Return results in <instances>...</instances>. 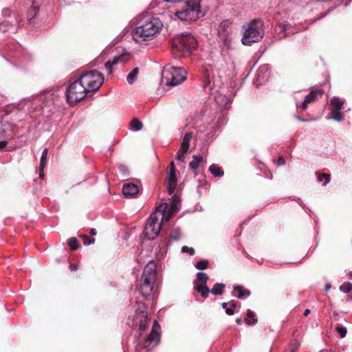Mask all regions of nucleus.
Instances as JSON below:
<instances>
[{
	"label": "nucleus",
	"instance_id": "aec40b11",
	"mask_svg": "<svg viewBox=\"0 0 352 352\" xmlns=\"http://www.w3.org/2000/svg\"><path fill=\"white\" fill-rule=\"evenodd\" d=\"M208 276L206 273L198 272L197 274V279L195 283V286H202L206 285Z\"/></svg>",
	"mask_w": 352,
	"mask_h": 352
},
{
	"label": "nucleus",
	"instance_id": "bb28decb",
	"mask_svg": "<svg viewBox=\"0 0 352 352\" xmlns=\"http://www.w3.org/2000/svg\"><path fill=\"white\" fill-rule=\"evenodd\" d=\"M341 109H331V118L336 121H342L344 119V116L340 111Z\"/></svg>",
	"mask_w": 352,
	"mask_h": 352
},
{
	"label": "nucleus",
	"instance_id": "f3484780",
	"mask_svg": "<svg viewBox=\"0 0 352 352\" xmlns=\"http://www.w3.org/2000/svg\"><path fill=\"white\" fill-rule=\"evenodd\" d=\"M177 176L175 172H170L168 177V191L170 195H171L176 188L177 186Z\"/></svg>",
	"mask_w": 352,
	"mask_h": 352
},
{
	"label": "nucleus",
	"instance_id": "7ed1b4c3",
	"mask_svg": "<svg viewBox=\"0 0 352 352\" xmlns=\"http://www.w3.org/2000/svg\"><path fill=\"white\" fill-rule=\"evenodd\" d=\"M197 47V40L194 36L187 32L175 36L172 41L173 50L183 56L190 54Z\"/></svg>",
	"mask_w": 352,
	"mask_h": 352
},
{
	"label": "nucleus",
	"instance_id": "412c9836",
	"mask_svg": "<svg viewBox=\"0 0 352 352\" xmlns=\"http://www.w3.org/2000/svg\"><path fill=\"white\" fill-rule=\"evenodd\" d=\"M257 322H258V320L256 318L254 313L252 311H251L250 309H248L247 311V316L245 319V322L247 324L250 325V324H255L257 323Z\"/></svg>",
	"mask_w": 352,
	"mask_h": 352
},
{
	"label": "nucleus",
	"instance_id": "79ce46f5",
	"mask_svg": "<svg viewBox=\"0 0 352 352\" xmlns=\"http://www.w3.org/2000/svg\"><path fill=\"white\" fill-rule=\"evenodd\" d=\"M186 153H183L182 151V149L179 148L178 153H177V159L181 162H184V155L186 154Z\"/></svg>",
	"mask_w": 352,
	"mask_h": 352
},
{
	"label": "nucleus",
	"instance_id": "58836bf2",
	"mask_svg": "<svg viewBox=\"0 0 352 352\" xmlns=\"http://www.w3.org/2000/svg\"><path fill=\"white\" fill-rule=\"evenodd\" d=\"M147 326L148 322L146 318H145L144 319L140 321L139 324V331L140 333H142L146 329Z\"/></svg>",
	"mask_w": 352,
	"mask_h": 352
},
{
	"label": "nucleus",
	"instance_id": "4be33fe9",
	"mask_svg": "<svg viewBox=\"0 0 352 352\" xmlns=\"http://www.w3.org/2000/svg\"><path fill=\"white\" fill-rule=\"evenodd\" d=\"M139 73V68L135 67L127 75L126 81L129 84L133 85L137 78L138 74Z\"/></svg>",
	"mask_w": 352,
	"mask_h": 352
},
{
	"label": "nucleus",
	"instance_id": "a19ab883",
	"mask_svg": "<svg viewBox=\"0 0 352 352\" xmlns=\"http://www.w3.org/2000/svg\"><path fill=\"white\" fill-rule=\"evenodd\" d=\"M291 27L290 24L288 23H283L279 25V28L283 31H286L289 29Z\"/></svg>",
	"mask_w": 352,
	"mask_h": 352
},
{
	"label": "nucleus",
	"instance_id": "052dcab7",
	"mask_svg": "<svg viewBox=\"0 0 352 352\" xmlns=\"http://www.w3.org/2000/svg\"><path fill=\"white\" fill-rule=\"evenodd\" d=\"M140 313H142L143 314L142 316H146L144 314H146V312L144 311H140Z\"/></svg>",
	"mask_w": 352,
	"mask_h": 352
},
{
	"label": "nucleus",
	"instance_id": "f704fd0d",
	"mask_svg": "<svg viewBox=\"0 0 352 352\" xmlns=\"http://www.w3.org/2000/svg\"><path fill=\"white\" fill-rule=\"evenodd\" d=\"M236 307V304L234 301H230L229 307L226 309V313L228 316H232L234 314V309Z\"/></svg>",
	"mask_w": 352,
	"mask_h": 352
},
{
	"label": "nucleus",
	"instance_id": "72a5a7b5",
	"mask_svg": "<svg viewBox=\"0 0 352 352\" xmlns=\"http://www.w3.org/2000/svg\"><path fill=\"white\" fill-rule=\"evenodd\" d=\"M337 332L339 333L341 338H344L347 333V329L345 327L338 325L336 328Z\"/></svg>",
	"mask_w": 352,
	"mask_h": 352
},
{
	"label": "nucleus",
	"instance_id": "c03bdc74",
	"mask_svg": "<svg viewBox=\"0 0 352 352\" xmlns=\"http://www.w3.org/2000/svg\"><path fill=\"white\" fill-rule=\"evenodd\" d=\"M69 267L72 271H76L78 269V265L74 263L70 264Z\"/></svg>",
	"mask_w": 352,
	"mask_h": 352
},
{
	"label": "nucleus",
	"instance_id": "39448f33",
	"mask_svg": "<svg viewBox=\"0 0 352 352\" xmlns=\"http://www.w3.org/2000/svg\"><path fill=\"white\" fill-rule=\"evenodd\" d=\"M78 79L87 92L97 91L104 82L102 74L97 71L88 72L82 74Z\"/></svg>",
	"mask_w": 352,
	"mask_h": 352
},
{
	"label": "nucleus",
	"instance_id": "473e14b6",
	"mask_svg": "<svg viewBox=\"0 0 352 352\" xmlns=\"http://www.w3.org/2000/svg\"><path fill=\"white\" fill-rule=\"evenodd\" d=\"M340 289L344 293H349L352 289V284L350 283H344L340 286Z\"/></svg>",
	"mask_w": 352,
	"mask_h": 352
},
{
	"label": "nucleus",
	"instance_id": "09e8293b",
	"mask_svg": "<svg viewBox=\"0 0 352 352\" xmlns=\"http://www.w3.org/2000/svg\"><path fill=\"white\" fill-rule=\"evenodd\" d=\"M229 305H230V302H223L221 304V307H222V308H223L226 310V309L228 307V306Z\"/></svg>",
	"mask_w": 352,
	"mask_h": 352
},
{
	"label": "nucleus",
	"instance_id": "680f3d73",
	"mask_svg": "<svg viewBox=\"0 0 352 352\" xmlns=\"http://www.w3.org/2000/svg\"><path fill=\"white\" fill-rule=\"evenodd\" d=\"M16 28H14L13 30L12 31V32H16Z\"/></svg>",
	"mask_w": 352,
	"mask_h": 352
},
{
	"label": "nucleus",
	"instance_id": "3c124183",
	"mask_svg": "<svg viewBox=\"0 0 352 352\" xmlns=\"http://www.w3.org/2000/svg\"><path fill=\"white\" fill-rule=\"evenodd\" d=\"M236 322L238 324H241V323H242V320H241V318H237L236 319Z\"/></svg>",
	"mask_w": 352,
	"mask_h": 352
},
{
	"label": "nucleus",
	"instance_id": "6e6552de",
	"mask_svg": "<svg viewBox=\"0 0 352 352\" xmlns=\"http://www.w3.org/2000/svg\"><path fill=\"white\" fill-rule=\"evenodd\" d=\"M164 79L168 86H175L184 82L186 78V72L181 67L165 69Z\"/></svg>",
	"mask_w": 352,
	"mask_h": 352
},
{
	"label": "nucleus",
	"instance_id": "2f4dec72",
	"mask_svg": "<svg viewBox=\"0 0 352 352\" xmlns=\"http://www.w3.org/2000/svg\"><path fill=\"white\" fill-rule=\"evenodd\" d=\"M37 12V6L35 5V2L34 1L32 3V6L30 8V10L28 12V16H30L31 18L29 19L30 22L33 19L34 16L36 15Z\"/></svg>",
	"mask_w": 352,
	"mask_h": 352
},
{
	"label": "nucleus",
	"instance_id": "c756f323",
	"mask_svg": "<svg viewBox=\"0 0 352 352\" xmlns=\"http://www.w3.org/2000/svg\"><path fill=\"white\" fill-rule=\"evenodd\" d=\"M318 175V182H322L323 179H324L323 186H326L330 181V175L329 174H324V173H316Z\"/></svg>",
	"mask_w": 352,
	"mask_h": 352
},
{
	"label": "nucleus",
	"instance_id": "4468645a",
	"mask_svg": "<svg viewBox=\"0 0 352 352\" xmlns=\"http://www.w3.org/2000/svg\"><path fill=\"white\" fill-rule=\"evenodd\" d=\"M127 60V58L124 54L115 56L112 61H108L105 63V69L109 71V74H111L113 66L118 64V63H124Z\"/></svg>",
	"mask_w": 352,
	"mask_h": 352
},
{
	"label": "nucleus",
	"instance_id": "b1692460",
	"mask_svg": "<svg viewBox=\"0 0 352 352\" xmlns=\"http://www.w3.org/2000/svg\"><path fill=\"white\" fill-rule=\"evenodd\" d=\"M225 287V285L223 283H216L213 286L212 289L210 290V292L214 295H221L223 292V289Z\"/></svg>",
	"mask_w": 352,
	"mask_h": 352
},
{
	"label": "nucleus",
	"instance_id": "f8f14e48",
	"mask_svg": "<svg viewBox=\"0 0 352 352\" xmlns=\"http://www.w3.org/2000/svg\"><path fill=\"white\" fill-rule=\"evenodd\" d=\"M168 204H162L157 208L155 213H157L160 217V219L162 220V223L164 221H168L172 217L173 214L169 213L167 211Z\"/></svg>",
	"mask_w": 352,
	"mask_h": 352
},
{
	"label": "nucleus",
	"instance_id": "a211bd4d",
	"mask_svg": "<svg viewBox=\"0 0 352 352\" xmlns=\"http://www.w3.org/2000/svg\"><path fill=\"white\" fill-rule=\"evenodd\" d=\"M192 138V133H186L183 138L180 149L183 153H187L189 148L190 142Z\"/></svg>",
	"mask_w": 352,
	"mask_h": 352
},
{
	"label": "nucleus",
	"instance_id": "c9c22d12",
	"mask_svg": "<svg viewBox=\"0 0 352 352\" xmlns=\"http://www.w3.org/2000/svg\"><path fill=\"white\" fill-rule=\"evenodd\" d=\"M174 200L170 206L169 207L168 210L167 209V211L169 212V213L174 214L177 212V205L176 201H178V197L176 196L173 197Z\"/></svg>",
	"mask_w": 352,
	"mask_h": 352
},
{
	"label": "nucleus",
	"instance_id": "bf43d9fd",
	"mask_svg": "<svg viewBox=\"0 0 352 352\" xmlns=\"http://www.w3.org/2000/svg\"><path fill=\"white\" fill-rule=\"evenodd\" d=\"M298 346H295L294 348L292 349V352H295V351L297 349Z\"/></svg>",
	"mask_w": 352,
	"mask_h": 352
},
{
	"label": "nucleus",
	"instance_id": "9d476101",
	"mask_svg": "<svg viewBox=\"0 0 352 352\" xmlns=\"http://www.w3.org/2000/svg\"><path fill=\"white\" fill-rule=\"evenodd\" d=\"M218 36L223 44L229 47L232 41V26L229 20L222 21L218 27Z\"/></svg>",
	"mask_w": 352,
	"mask_h": 352
},
{
	"label": "nucleus",
	"instance_id": "a878e982",
	"mask_svg": "<svg viewBox=\"0 0 352 352\" xmlns=\"http://www.w3.org/2000/svg\"><path fill=\"white\" fill-rule=\"evenodd\" d=\"M130 126L132 130L138 131L142 129L143 124L138 119L134 118L131 120Z\"/></svg>",
	"mask_w": 352,
	"mask_h": 352
},
{
	"label": "nucleus",
	"instance_id": "5fc2aeb1",
	"mask_svg": "<svg viewBox=\"0 0 352 352\" xmlns=\"http://www.w3.org/2000/svg\"><path fill=\"white\" fill-rule=\"evenodd\" d=\"M120 169L122 170V171H125L126 170V167L124 166H120Z\"/></svg>",
	"mask_w": 352,
	"mask_h": 352
},
{
	"label": "nucleus",
	"instance_id": "a18cd8bd",
	"mask_svg": "<svg viewBox=\"0 0 352 352\" xmlns=\"http://www.w3.org/2000/svg\"><path fill=\"white\" fill-rule=\"evenodd\" d=\"M277 162L278 165H284L285 164V159L283 157H279Z\"/></svg>",
	"mask_w": 352,
	"mask_h": 352
},
{
	"label": "nucleus",
	"instance_id": "6e6d98bb",
	"mask_svg": "<svg viewBox=\"0 0 352 352\" xmlns=\"http://www.w3.org/2000/svg\"><path fill=\"white\" fill-rule=\"evenodd\" d=\"M331 287V285H326L325 287V290L326 291H328L329 289V288Z\"/></svg>",
	"mask_w": 352,
	"mask_h": 352
},
{
	"label": "nucleus",
	"instance_id": "603ef678",
	"mask_svg": "<svg viewBox=\"0 0 352 352\" xmlns=\"http://www.w3.org/2000/svg\"><path fill=\"white\" fill-rule=\"evenodd\" d=\"M309 313H310V310H309V309H305V310L304 316H308V315H309Z\"/></svg>",
	"mask_w": 352,
	"mask_h": 352
},
{
	"label": "nucleus",
	"instance_id": "8fccbe9b",
	"mask_svg": "<svg viewBox=\"0 0 352 352\" xmlns=\"http://www.w3.org/2000/svg\"><path fill=\"white\" fill-rule=\"evenodd\" d=\"M90 234L93 236L97 234L96 230L95 228H91L90 230Z\"/></svg>",
	"mask_w": 352,
	"mask_h": 352
},
{
	"label": "nucleus",
	"instance_id": "7c9ffc66",
	"mask_svg": "<svg viewBox=\"0 0 352 352\" xmlns=\"http://www.w3.org/2000/svg\"><path fill=\"white\" fill-rule=\"evenodd\" d=\"M67 244L72 250H76L78 248V240L75 237L70 238L68 240Z\"/></svg>",
	"mask_w": 352,
	"mask_h": 352
},
{
	"label": "nucleus",
	"instance_id": "49530a36",
	"mask_svg": "<svg viewBox=\"0 0 352 352\" xmlns=\"http://www.w3.org/2000/svg\"><path fill=\"white\" fill-rule=\"evenodd\" d=\"M173 171L175 172V167L173 162H172L170 164V172Z\"/></svg>",
	"mask_w": 352,
	"mask_h": 352
},
{
	"label": "nucleus",
	"instance_id": "5701e85b",
	"mask_svg": "<svg viewBox=\"0 0 352 352\" xmlns=\"http://www.w3.org/2000/svg\"><path fill=\"white\" fill-rule=\"evenodd\" d=\"M209 170L214 177H221L223 175V170L215 164H212L209 167Z\"/></svg>",
	"mask_w": 352,
	"mask_h": 352
},
{
	"label": "nucleus",
	"instance_id": "c85d7f7f",
	"mask_svg": "<svg viewBox=\"0 0 352 352\" xmlns=\"http://www.w3.org/2000/svg\"><path fill=\"white\" fill-rule=\"evenodd\" d=\"M331 104L333 106V109H341L342 108L343 102L338 98H333L331 100Z\"/></svg>",
	"mask_w": 352,
	"mask_h": 352
},
{
	"label": "nucleus",
	"instance_id": "cd10ccee",
	"mask_svg": "<svg viewBox=\"0 0 352 352\" xmlns=\"http://www.w3.org/2000/svg\"><path fill=\"white\" fill-rule=\"evenodd\" d=\"M48 150L47 148H45L42 152V155L41 157V162H40V169L41 170H43L46 165H47V157Z\"/></svg>",
	"mask_w": 352,
	"mask_h": 352
},
{
	"label": "nucleus",
	"instance_id": "37998d69",
	"mask_svg": "<svg viewBox=\"0 0 352 352\" xmlns=\"http://www.w3.org/2000/svg\"><path fill=\"white\" fill-rule=\"evenodd\" d=\"M2 14L4 16H10V14H11V12L9 9L8 8H4L3 10H2Z\"/></svg>",
	"mask_w": 352,
	"mask_h": 352
},
{
	"label": "nucleus",
	"instance_id": "4c0bfd02",
	"mask_svg": "<svg viewBox=\"0 0 352 352\" xmlns=\"http://www.w3.org/2000/svg\"><path fill=\"white\" fill-rule=\"evenodd\" d=\"M208 262L206 260H201L198 261L195 267L199 270H204L208 267Z\"/></svg>",
	"mask_w": 352,
	"mask_h": 352
},
{
	"label": "nucleus",
	"instance_id": "2eb2a0df",
	"mask_svg": "<svg viewBox=\"0 0 352 352\" xmlns=\"http://www.w3.org/2000/svg\"><path fill=\"white\" fill-rule=\"evenodd\" d=\"M203 161V158L201 156H199L197 155H194L192 156V160L189 163V168L191 171L196 174L198 168L199 167L201 163Z\"/></svg>",
	"mask_w": 352,
	"mask_h": 352
},
{
	"label": "nucleus",
	"instance_id": "de8ad7c7",
	"mask_svg": "<svg viewBox=\"0 0 352 352\" xmlns=\"http://www.w3.org/2000/svg\"><path fill=\"white\" fill-rule=\"evenodd\" d=\"M7 145V142L0 141V149L3 148Z\"/></svg>",
	"mask_w": 352,
	"mask_h": 352
},
{
	"label": "nucleus",
	"instance_id": "f03ea898",
	"mask_svg": "<svg viewBox=\"0 0 352 352\" xmlns=\"http://www.w3.org/2000/svg\"><path fill=\"white\" fill-rule=\"evenodd\" d=\"M263 23L260 19H254L247 25H243L244 30L241 42L245 45H251L260 41L264 35Z\"/></svg>",
	"mask_w": 352,
	"mask_h": 352
},
{
	"label": "nucleus",
	"instance_id": "0e129e2a",
	"mask_svg": "<svg viewBox=\"0 0 352 352\" xmlns=\"http://www.w3.org/2000/svg\"><path fill=\"white\" fill-rule=\"evenodd\" d=\"M4 32H6V31H10V30L8 29V30H3Z\"/></svg>",
	"mask_w": 352,
	"mask_h": 352
},
{
	"label": "nucleus",
	"instance_id": "f257e3e1",
	"mask_svg": "<svg viewBox=\"0 0 352 352\" xmlns=\"http://www.w3.org/2000/svg\"><path fill=\"white\" fill-rule=\"evenodd\" d=\"M162 25L158 18L147 14L140 15L136 19V27L131 30V35L135 41L142 42L155 35Z\"/></svg>",
	"mask_w": 352,
	"mask_h": 352
},
{
	"label": "nucleus",
	"instance_id": "ea45409f",
	"mask_svg": "<svg viewBox=\"0 0 352 352\" xmlns=\"http://www.w3.org/2000/svg\"><path fill=\"white\" fill-rule=\"evenodd\" d=\"M182 252L184 253H188L190 255H193L195 254V250L192 248H189L188 246H183Z\"/></svg>",
	"mask_w": 352,
	"mask_h": 352
},
{
	"label": "nucleus",
	"instance_id": "6ab92c4d",
	"mask_svg": "<svg viewBox=\"0 0 352 352\" xmlns=\"http://www.w3.org/2000/svg\"><path fill=\"white\" fill-rule=\"evenodd\" d=\"M233 291L234 292V295L236 296L238 298L247 297L250 294V292L249 290L244 289L241 286L234 287Z\"/></svg>",
	"mask_w": 352,
	"mask_h": 352
},
{
	"label": "nucleus",
	"instance_id": "0eeeda50",
	"mask_svg": "<svg viewBox=\"0 0 352 352\" xmlns=\"http://www.w3.org/2000/svg\"><path fill=\"white\" fill-rule=\"evenodd\" d=\"M87 89L79 79L73 82L67 89L65 95L67 101L70 104H75L85 97Z\"/></svg>",
	"mask_w": 352,
	"mask_h": 352
},
{
	"label": "nucleus",
	"instance_id": "dca6fc26",
	"mask_svg": "<svg viewBox=\"0 0 352 352\" xmlns=\"http://www.w3.org/2000/svg\"><path fill=\"white\" fill-rule=\"evenodd\" d=\"M159 340V333L155 331V326H153V329L148 336L146 343H148V345H144V348H148L149 345L152 343H154V345H156Z\"/></svg>",
	"mask_w": 352,
	"mask_h": 352
},
{
	"label": "nucleus",
	"instance_id": "13d9d810",
	"mask_svg": "<svg viewBox=\"0 0 352 352\" xmlns=\"http://www.w3.org/2000/svg\"><path fill=\"white\" fill-rule=\"evenodd\" d=\"M349 278L352 280V271L349 273Z\"/></svg>",
	"mask_w": 352,
	"mask_h": 352
},
{
	"label": "nucleus",
	"instance_id": "e433bc0d",
	"mask_svg": "<svg viewBox=\"0 0 352 352\" xmlns=\"http://www.w3.org/2000/svg\"><path fill=\"white\" fill-rule=\"evenodd\" d=\"M80 237L83 239V243L86 245L92 244L95 242L94 238H91V237L88 236L87 235L82 234V235H80Z\"/></svg>",
	"mask_w": 352,
	"mask_h": 352
},
{
	"label": "nucleus",
	"instance_id": "864d4df0",
	"mask_svg": "<svg viewBox=\"0 0 352 352\" xmlns=\"http://www.w3.org/2000/svg\"><path fill=\"white\" fill-rule=\"evenodd\" d=\"M21 18H20L19 16H16V19H15V22H16V23H19V22L21 21Z\"/></svg>",
	"mask_w": 352,
	"mask_h": 352
},
{
	"label": "nucleus",
	"instance_id": "e2e57ef3",
	"mask_svg": "<svg viewBox=\"0 0 352 352\" xmlns=\"http://www.w3.org/2000/svg\"><path fill=\"white\" fill-rule=\"evenodd\" d=\"M341 3H342V1H340L338 5H341Z\"/></svg>",
	"mask_w": 352,
	"mask_h": 352
},
{
	"label": "nucleus",
	"instance_id": "ddd939ff",
	"mask_svg": "<svg viewBox=\"0 0 352 352\" xmlns=\"http://www.w3.org/2000/svg\"><path fill=\"white\" fill-rule=\"evenodd\" d=\"M138 192L139 188L134 184L129 183L123 185L122 192L126 197H133L138 193Z\"/></svg>",
	"mask_w": 352,
	"mask_h": 352
},
{
	"label": "nucleus",
	"instance_id": "393cba45",
	"mask_svg": "<svg viewBox=\"0 0 352 352\" xmlns=\"http://www.w3.org/2000/svg\"><path fill=\"white\" fill-rule=\"evenodd\" d=\"M195 289L199 292L204 298L208 297V293L210 292L207 285L195 286Z\"/></svg>",
	"mask_w": 352,
	"mask_h": 352
},
{
	"label": "nucleus",
	"instance_id": "1a4fd4ad",
	"mask_svg": "<svg viewBox=\"0 0 352 352\" xmlns=\"http://www.w3.org/2000/svg\"><path fill=\"white\" fill-rule=\"evenodd\" d=\"M162 225V220L160 219L157 213H152L147 221L144 229L146 236L149 240L155 239L160 233Z\"/></svg>",
	"mask_w": 352,
	"mask_h": 352
},
{
	"label": "nucleus",
	"instance_id": "9b49d317",
	"mask_svg": "<svg viewBox=\"0 0 352 352\" xmlns=\"http://www.w3.org/2000/svg\"><path fill=\"white\" fill-rule=\"evenodd\" d=\"M324 94V91L322 89H316L311 91L305 98L304 101L301 104V107L303 109H306L307 108V105L309 103L314 102L318 99V98L321 97Z\"/></svg>",
	"mask_w": 352,
	"mask_h": 352
},
{
	"label": "nucleus",
	"instance_id": "4d7b16f0",
	"mask_svg": "<svg viewBox=\"0 0 352 352\" xmlns=\"http://www.w3.org/2000/svg\"><path fill=\"white\" fill-rule=\"evenodd\" d=\"M39 177H40L41 179H43V178H44V174H43V173H40V175H39Z\"/></svg>",
	"mask_w": 352,
	"mask_h": 352
},
{
	"label": "nucleus",
	"instance_id": "20e7f679",
	"mask_svg": "<svg viewBox=\"0 0 352 352\" xmlns=\"http://www.w3.org/2000/svg\"><path fill=\"white\" fill-rule=\"evenodd\" d=\"M157 279V265L151 261L144 267L142 278L140 291L144 296H148L152 293Z\"/></svg>",
	"mask_w": 352,
	"mask_h": 352
},
{
	"label": "nucleus",
	"instance_id": "423d86ee",
	"mask_svg": "<svg viewBox=\"0 0 352 352\" xmlns=\"http://www.w3.org/2000/svg\"><path fill=\"white\" fill-rule=\"evenodd\" d=\"M200 4L195 0L188 1L182 10L177 11L175 15L181 21H196L199 17Z\"/></svg>",
	"mask_w": 352,
	"mask_h": 352
}]
</instances>
